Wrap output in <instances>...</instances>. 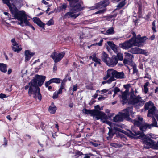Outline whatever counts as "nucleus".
<instances>
[{
    "label": "nucleus",
    "instance_id": "24",
    "mask_svg": "<svg viewBox=\"0 0 158 158\" xmlns=\"http://www.w3.org/2000/svg\"><path fill=\"white\" fill-rule=\"evenodd\" d=\"M107 44L109 47L115 52H117V48L116 45L113 42H108Z\"/></svg>",
    "mask_w": 158,
    "mask_h": 158
},
{
    "label": "nucleus",
    "instance_id": "45",
    "mask_svg": "<svg viewBox=\"0 0 158 158\" xmlns=\"http://www.w3.org/2000/svg\"><path fill=\"white\" fill-rule=\"evenodd\" d=\"M67 7L66 5L65 4H64L60 6V8L61 10H65Z\"/></svg>",
    "mask_w": 158,
    "mask_h": 158
},
{
    "label": "nucleus",
    "instance_id": "50",
    "mask_svg": "<svg viewBox=\"0 0 158 158\" xmlns=\"http://www.w3.org/2000/svg\"><path fill=\"white\" fill-rule=\"evenodd\" d=\"M108 135L110 137H112L113 136V134L112 131L110 129H109V131L108 133Z\"/></svg>",
    "mask_w": 158,
    "mask_h": 158
},
{
    "label": "nucleus",
    "instance_id": "29",
    "mask_svg": "<svg viewBox=\"0 0 158 158\" xmlns=\"http://www.w3.org/2000/svg\"><path fill=\"white\" fill-rule=\"evenodd\" d=\"M152 122L151 124H148L149 127L152 128L153 127H157V123L156 121V120L154 117H152Z\"/></svg>",
    "mask_w": 158,
    "mask_h": 158
},
{
    "label": "nucleus",
    "instance_id": "4",
    "mask_svg": "<svg viewBox=\"0 0 158 158\" xmlns=\"http://www.w3.org/2000/svg\"><path fill=\"white\" fill-rule=\"evenodd\" d=\"M71 6L72 7L71 9L64 15V17L66 18H76L80 14V12L76 13L83 10L84 8L78 3H77L75 5H73L72 4Z\"/></svg>",
    "mask_w": 158,
    "mask_h": 158
},
{
    "label": "nucleus",
    "instance_id": "2",
    "mask_svg": "<svg viewBox=\"0 0 158 158\" xmlns=\"http://www.w3.org/2000/svg\"><path fill=\"white\" fill-rule=\"evenodd\" d=\"M13 7L10 10L15 18L20 21L18 24L22 26H24V23H27V15L23 10H18L15 5H13Z\"/></svg>",
    "mask_w": 158,
    "mask_h": 158
},
{
    "label": "nucleus",
    "instance_id": "8",
    "mask_svg": "<svg viewBox=\"0 0 158 158\" xmlns=\"http://www.w3.org/2000/svg\"><path fill=\"white\" fill-rule=\"evenodd\" d=\"M110 125L112 127H113V130L115 131H118L123 133H124L128 136L131 137L132 135H138L139 133V132L136 131L135 127H133L132 128V131H128L127 132H126L125 131L121 129L120 127V125L116 123H112L110 124Z\"/></svg>",
    "mask_w": 158,
    "mask_h": 158
},
{
    "label": "nucleus",
    "instance_id": "38",
    "mask_svg": "<svg viewBox=\"0 0 158 158\" xmlns=\"http://www.w3.org/2000/svg\"><path fill=\"white\" fill-rule=\"evenodd\" d=\"M70 3V6H71V5L72 4L73 5H75L76 4H77L76 3V2H77L79 0H67Z\"/></svg>",
    "mask_w": 158,
    "mask_h": 158
},
{
    "label": "nucleus",
    "instance_id": "51",
    "mask_svg": "<svg viewBox=\"0 0 158 158\" xmlns=\"http://www.w3.org/2000/svg\"><path fill=\"white\" fill-rule=\"evenodd\" d=\"M6 98V95L2 93H1L0 94V98Z\"/></svg>",
    "mask_w": 158,
    "mask_h": 158
},
{
    "label": "nucleus",
    "instance_id": "23",
    "mask_svg": "<svg viewBox=\"0 0 158 158\" xmlns=\"http://www.w3.org/2000/svg\"><path fill=\"white\" fill-rule=\"evenodd\" d=\"M109 57H108V55L104 52L102 53L101 58L102 60L106 64L108 60H109Z\"/></svg>",
    "mask_w": 158,
    "mask_h": 158
},
{
    "label": "nucleus",
    "instance_id": "13",
    "mask_svg": "<svg viewBox=\"0 0 158 158\" xmlns=\"http://www.w3.org/2000/svg\"><path fill=\"white\" fill-rule=\"evenodd\" d=\"M125 56L123 60V63L125 64L130 65L132 62V58L133 56L132 55L129 53L125 52L124 53Z\"/></svg>",
    "mask_w": 158,
    "mask_h": 158
},
{
    "label": "nucleus",
    "instance_id": "62",
    "mask_svg": "<svg viewBox=\"0 0 158 158\" xmlns=\"http://www.w3.org/2000/svg\"><path fill=\"white\" fill-rule=\"evenodd\" d=\"M144 92L145 93H147L148 91V87H144Z\"/></svg>",
    "mask_w": 158,
    "mask_h": 158
},
{
    "label": "nucleus",
    "instance_id": "60",
    "mask_svg": "<svg viewBox=\"0 0 158 158\" xmlns=\"http://www.w3.org/2000/svg\"><path fill=\"white\" fill-rule=\"evenodd\" d=\"M158 111H156V112L155 113V115H154L152 117H154V116L156 117V119L158 121V114H157Z\"/></svg>",
    "mask_w": 158,
    "mask_h": 158
},
{
    "label": "nucleus",
    "instance_id": "17",
    "mask_svg": "<svg viewBox=\"0 0 158 158\" xmlns=\"http://www.w3.org/2000/svg\"><path fill=\"white\" fill-rule=\"evenodd\" d=\"M33 20L35 23L42 28L44 29L45 24L41 21L39 18L37 17L34 18L33 19Z\"/></svg>",
    "mask_w": 158,
    "mask_h": 158
},
{
    "label": "nucleus",
    "instance_id": "27",
    "mask_svg": "<svg viewBox=\"0 0 158 158\" xmlns=\"http://www.w3.org/2000/svg\"><path fill=\"white\" fill-rule=\"evenodd\" d=\"M149 124L147 123L143 124L142 126L140 127V129L142 131H145L147 129H150L149 127Z\"/></svg>",
    "mask_w": 158,
    "mask_h": 158
},
{
    "label": "nucleus",
    "instance_id": "6",
    "mask_svg": "<svg viewBox=\"0 0 158 158\" xmlns=\"http://www.w3.org/2000/svg\"><path fill=\"white\" fill-rule=\"evenodd\" d=\"M133 38L130 40L120 44V46L123 49L127 50L133 46L141 47L143 46V41L142 40H139L137 39L135 40H133Z\"/></svg>",
    "mask_w": 158,
    "mask_h": 158
},
{
    "label": "nucleus",
    "instance_id": "14",
    "mask_svg": "<svg viewBox=\"0 0 158 158\" xmlns=\"http://www.w3.org/2000/svg\"><path fill=\"white\" fill-rule=\"evenodd\" d=\"M130 52L134 54H144L147 53L146 50L142 49L137 47L131 48L130 50Z\"/></svg>",
    "mask_w": 158,
    "mask_h": 158
},
{
    "label": "nucleus",
    "instance_id": "42",
    "mask_svg": "<svg viewBox=\"0 0 158 158\" xmlns=\"http://www.w3.org/2000/svg\"><path fill=\"white\" fill-rule=\"evenodd\" d=\"M53 24L54 22L52 19H51L46 23V24L48 26L53 25Z\"/></svg>",
    "mask_w": 158,
    "mask_h": 158
},
{
    "label": "nucleus",
    "instance_id": "63",
    "mask_svg": "<svg viewBox=\"0 0 158 158\" xmlns=\"http://www.w3.org/2000/svg\"><path fill=\"white\" fill-rule=\"evenodd\" d=\"M107 91L108 90L106 89H103L101 91V92H102L101 93L102 94L104 93H106Z\"/></svg>",
    "mask_w": 158,
    "mask_h": 158
},
{
    "label": "nucleus",
    "instance_id": "58",
    "mask_svg": "<svg viewBox=\"0 0 158 158\" xmlns=\"http://www.w3.org/2000/svg\"><path fill=\"white\" fill-rule=\"evenodd\" d=\"M4 14L5 15L8 16V18L7 19H8L9 20H10V17L9 16V14L8 12H4Z\"/></svg>",
    "mask_w": 158,
    "mask_h": 158
},
{
    "label": "nucleus",
    "instance_id": "39",
    "mask_svg": "<svg viewBox=\"0 0 158 158\" xmlns=\"http://www.w3.org/2000/svg\"><path fill=\"white\" fill-rule=\"evenodd\" d=\"M67 79L66 78L64 79L62 81L61 83L60 87L62 88H64L65 83L67 81Z\"/></svg>",
    "mask_w": 158,
    "mask_h": 158
},
{
    "label": "nucleus",
    "instance_id": "35",
    "mask_svg": "<svg viewBox=\"0 0 158 158\" xmlns=\"http://www.w3.org/2000/svg\"><path fill=\"white\" fill-rule=\"evenodd\" d=\"M118 60H119L120 61H122L123 59V54L121 53H118L116 56Z\"/></svg>",
    "mask_w": 158,
    "mask_h": 158
},
{
    "label": "nucleus",
    "instance_id": "57",
    "mask_svg": "<svg viewBox=\"0 0 158 158\" xmlns=\"http://www.w3.org/2000/svg\"><path fill=\"white\" fill-rule=\"evenodd\" d=\"M57 64H54L53 68V71L54 72H56L57 70Z\"/></svg>",
    "mask_w": 158,
    "mask_h": 158
},
{
    "label": "nucleus",
    "instance_id": "25",
    "mask_svg": "<svg viewBox=\"0 0 158 158\" xmlns=\"http://www.w3.org/2000/svg\"><path fill=\"white\" fill-rule=\"evenodd\" d=\"M128 92H127L124 91L121 93L122 98L123 102L125 103L127 101V96L128 94Z\"/></svg>",
    "mask_w": 158,
    "mask_h": 158
},
{
    "label": "nucleus",
    "instance_id": "26",
    "mask_svg": "<svg viewBox=\"0 0 158 158\" xmlns=\"http://www.w3.org/2000/svg\"><path fill=\"white\" fill-rule=\"evenodd\" d=\"M7 65L3 63H0V71L6 73L7 71Z\"/></svg>",
    "mask_w": 158,
    "mask_h": 158
},
{
    "label": "nucleus",
    "instance_id": "43",
    "mask_svg": "<svg viewBox=\"0 0 158 158\" xmlns=\"http://www.w3.org/2000/svg\"><path fill=\"white\" fill-rule=\"evenodd\" d=\"M103 40H100V42L98 43H96L94 44L91 45V46H95L96 45H98L99 46H101L102 45V43Z\"/></svg>",
    "mask_w": 158,
    "mask_h": 158
},
{
    "label": "nucleus",
    "instance_id": "53",
    "mask_svg": "<svg viewBox=\"0 0 158 158\" xmlns=\"http://www.w3.org/2000/svg\"><path fill=\"white\" fill-rule=\"evenodd\" d=\"M64 88L60 87V88L59 89L58 91L56 92L59 94H61L62 93V90Z\"/></svg>",
    "mask_w": 158,
    "mask_h": 158
},
{
    "label": "nucleus",
    "instance_id": "36",
    "mask_svg": "<svg viewBox=\"0 0 158 158\" xmlns=\"http://www.w3.org/2000/svg\"><path fill=\"white\" fill-rule=\"evenodd\" d=\"M125 1L123 0V1L120 2L117 6V8L118 9H120L125 4Z\"/></svg>",
    "mask_w": 158,
    "mask_h": 158
},
{
    "label": "nucleus",
    "instance_id": "7",
    "mask_svg": "<svg viewBox=\"0 0 158 158\" xmlns=\"http://www.w3.org/2000/svg\"><path fill=\"white\" fill-rule=\"evenodd\" d=\"M123 112L119 113L113 118V121L114 122H119L123 121L124 118H127L130 114H132L133 113L132 107H128L123 110Z\"/></svg>",
    "mask_w": 158,
    "mask_h": 158
},
{
    "label": "nucleus",
    "instance_id": "31",
    "mask_svg": "<svg viewBox=\"0 0 158 158\" xmlns=\"http://www.w3.org/2000/svg\"><path fill=\"white\" fill-rule=\"evenodd\" d=\"M3 2L4 3L6 4L9 7L10 10L13 7V5H11L9 2V0H2Z\"/></svg>",
    "mask_w": 158,
    "mask_h": 158
},
{
    "label": "nucleus",
    "instance_id": "33",
    "mask_svg": "<svg viewBox=\"0 0 158 158\" xmlns=\"http://www.w3.org/2000/svg\"><path fill=\"white\" fill-rule=\"evenodd\" d=\"M133 123L135 126L139 127V128H140V127L142 126L143 124H142V122L135 120L133 121Z\"/></svg>",
    "mask_w": 158,
    "mask_h": 158
},
{
    "label": "nucleus",
    "instance_id": "41",
    "mask_svg": "<svg viewBox=\"0 0 158 158\" xmlns=\"http://www.w3.org/2000/svg\"><path fill=\"white\" fill-rule=\"evenodd\" d=\"M153 143L152 148L156 149H158V141L157 142L154 141Z\"/></svg>",
    "mask_w": 158,
    "mask_h": 158
},
{
    "label": "nucleus",
    "instance_id": "12",
    "mask_svg": "<svg viewBox=\"0 0 158 158\" xmlns=\"http://www.w3.org/2000/svg\"><path fill=\"white\" fill-rule=\"evenodd\" d=\"M65 55V52H64L61 53L55 52L52 53L50 57L53 60L54 62L56 63L60 61L64 56Z\"/></svg>",
    "mask_w": 158,
    "mask_h": 158
},
{
    "label": "nucleus",
    "instance_id": "3",
    "mask_svg": "<svg viewBox=\"0 0 158 158\" xmlns=\"http://www.w3.org/2000/svg\"><path fill=\"white\" fill-rule=\"evenodd\" d=\"M82 111L87 114H89L91 116H93L94 120L100 119L103 123L106 122L107 118V116L104 112L96 110H90L85 108Z\"/></svg>",
    "mask_w": 158,
    "mask_h": 158
},
{
    "label": "nucleus",
    "instance_id": "34",
    "mask_svg": "<svg viewBox=\"0 0 158 158\" xmlns=\"http://www.w3.org/2000/svg\"><path fill=\"white\" fill-rule=\"evenodd\" d=\"M112 91L114 92V94L113 95V97H114L119 92L122 93L120 89L117 87H115L114 89L112 90Z\"/></svg>",
    "mask_w": 158,
    "mask_h": 158
},
{
    "label": "nucleus",
    "instance_id": "1",
    "mask_svg": "<svg viewBox=\"0 0 158 158\" xmlns=\"http://www.w3.org/2000/svg\"><path fill=\"white\" fill-rule=\"evenodd\" d=\"M35 77L29 83L30 87L29 89L28 94L30 96L32 95L34 98L38 99L40 101L42 99L41 94L40 92V89L39 87H40L44 83L46 77L43 76H40L36 75Z\"/></svg>",
    "mask_w": 158,
    "mask_h": 158
},
{
    "label": "nucleus",
    "instance_id": "20",
    "mask_svg": "<svg viewBox=\"0 0 158 158\" xmlns=\"http://www.w3.org/2000/svg\"><path fill=\"white\" fill-rule=\"evenodd\" d=\"M133 35V37L132 38H133V40H135L137 39H138V40H142L143 41V43L144 42V38H145V37H141L140 35H138L137 37H136V35L135 32H133L132 33Z\"/></svg>",
    "mask_w": 158,
    "mask_h": 158
},
{
    "label": "nucleus",
    "instance_id": "61",
    "mask_svg": "<svg viewBox=\"0 0 158 158\" xmlns=\"http://www.w3.org/2000/svg\"><path fill=\"white\" fill-rule=\"evenodd\" d=\"M155 38V35H153L152 36H151L149 39L151 40H153Z\"/></svg>",
    "mask_w": 158,
    "mask_h": 158
},
{
    "label": "nucleus",
    "instance_id": "10",
    "mask_svg": "<svg viewBox=\"0 0 158 158\" xmlns=\"http://www.w3.org/2000/svg\"><path fill=\"white\" fill-rule=\"evenodd\" d=\"M130 98L131 103L135 105L137 108H139L144 104V101L141 99V98L139 96H136L132 95Z\"/></svg>",
    "mask_w": 158,
    "mask_h": 158
},
{
    "label": "nucleus",
    "instance_id": "52",
    "mask_svg": "<svg viewBox=\"0 0 158 158\" xmlns=\"http://www.w3.org/2000/svg\"><path fill=\"white\" fill-rule=\"evenodd\" d=\"M23 0H12L13 2L15 4L21 2Z\"/></svg>",
    "mask_w": 158,
    "mask_h": 158
},
{
    "label": "nucleus",
    "instance_id": "55",
    "mask_svg": "<svg viewBox=\"0 0 158 158\" xmlns=\"http://www.w3.org/2000/svg\"><path fill=\"white\" fill-rule=\"evenodd\" d=\"M51 83H52L51 82H50V80L46 82L45 83V86L46 87H47Z\"/></svg>",
    "mask_w": 158,
    "mask_h": 158
},
{
    "label": "nucleus",
    "instance_id": "21",
    "mask_svg": "<svg viewBox=\"0 0 158 158\" xmlns=\"http://www.w3.org/2000/svg\"><path fill=\"white\" fill-rule=\"evenodd\" d=\"M56 108L54 105L53 103H52L50 106L49 107L48 109V111L50 113L54 114L55 113Z\"/></svg>",
    "mask_w": 158,
    "mask_h": 158
},
{
    "label": "nucleus",
    "instance_id": "46",
    "mask_svg": "<svg viewBox=\"0 0 158 158\" xmlns=\"http://www.w3.org/2000/svg\"><path fill=\"white\" fill-rule=\"evenodd\" d=\"M27 23H25V25L26 26H30L34 30H35V28L34 27L32 26L30 23L28 21H27Z\"/></svg>",
    "mask_w": 158,
    "mask_h": 158
},
{
    "label": "nucleus",
    "instance_id": "22",
    "mask_svg": "<svg viewBox=\"0 0 158 158\" xmlns=\"http://www.w3.org/2000/svg\"><path fill=\"white\" fill-rule=\"evenodd\" d=\"M89 33V32L86 31L85 29H83L82 31L80 32L79 34L80 38L81 39H82L88 37V36L87 35V33Z\"/></svg>",
    "mask_w": 158,
    "mask_h": 158
},
{
    "label": "nucleus",
    "instance_id": "56",
    "mask_svg": "<svg viewBox=\"0 0 158 158\" xmlns=\"http://www.w3.org/2000/svg\"><path fill=\"white\" fill-rule=\"evenodd\" d=\"M76 154L78 156H81L83 155V153L82 152L78 151L76 152Z\"/></svg>",
    "mask_w": 158,
    "mask_h": 158
},
{
    "label": "nucleus",
    "instance_id": "48",
    "mask_svg": "<svg viewBox=\"0 0 158 158\" xmlns=\"http://www.w3.org/2000/svg\"><path fill=\"white\" fill-rule=\"evenodd\" d=\"M58 94H59L56 92H55L52 96L53 98L54 99L57 98H58Z\"/></svg>",
    "mask_w": 158,
    "mask_h": 158
},
{
    "label": "nucleus",
    "instance_id": "37",
    "mask_svg": "<svg viewBox=\"0 0 158 158\" xmlns=\"http://www.w3.org/2000/svg\"><path fill=\"white\" fill-rule=\"evenodd\" d=\"M110 145L115 148H119L122 146L121 144L116 143H111L110 144Z\"/></svg>",
    "mask_w": 158,
    "mask_h": 158
},
{
    "label": "nucleus",
    "instance_id": "64",
    "mask_svg": "<svg viewBox=\"0 0 158 158\" xmlns=\"http://www.w3.org/2000/svg\"><path fill=\"white\" fill-rule=\"evenodd\" d=\"M91 143V144L95 147H97L98 146V144L97 143H94L93 142H92Z\"/></svg>",
    "mask_w": 158,
    "mask_h": 158
},
{
    "label": "nucleus",
    "instance_id": "16",
    "mask_svg": "<svg viewBox=\"0 0 158 158\" xmlns=\"http://www.w3.org/2000/svg\"><path fill=\"white\" fill-rule=\"evenodd\" d=\"M34 54V52H31L29 50H26L25 52V61H29Z\"/></svg>",
    "mask_w": 158,
    "mask_h": 158
},
{
    "label": "nucleus",
    "instance_id": "15",
    "mask_svg": "<svg viewBox=\"0 0 158 158\" xmlns=\"http://www.w3.org/2000/svg\"><path fill=\"white\" fill-rule=\"evenodd\" d=\"M118 62V60L116 56H113L111 58H109V60L107 62L106 64L109 66L115 65Z\"/></svg>",
    "mask_w": 158,
    "mask_h": 158
},
{
    "label": "nucleus",
    "instance_id": "9",
    "mask_svg": "<svg viewBox=\"0 0 158 158\" xmlns=\"http://www.w3.org/2000/svg\"><path fill=\"white\" fill-rule=\"evenodd\" d=\"M144 108L146 110H148V117H152L154 115H155L156 107L154 103L151 101H149L145 103Z\"/></svg>",
    "mask_w": 158,
    "mask_h": 158
},
{
    "label": "nucleus",
    "instance_id": "19",
    "mask_svg": "<svg viewBox=\"0 0 158 158\" xmlns=\"http://www.w3.org/2000/svg\"><path fill=\"white\" fill-rule=\"evenodd\" d=\"M90 58L92 59L93 61L97 63L98 64H101L100 60L97 57L95 53H93L90 56Z\"/></svg>",
    "mask_w": 158,
    "mask_h": 158
},
{
    "label": "nucleus",
    "instance_id": "40",
    "mask_svg": "<svg viewBox=\"0 0 158 158\" xmlns=\"http://www.w3.org/2000/svg\"><path fill=\"white\" fill-rule=\"evenodd\" d=\"M123 86L126 89L125 91L127 92H129V88L130 86V84L124 85Z\"/></svg>",
    "mask_w": 158,
    "mask_h": 158
},
{
    "label": "nucleus",
    "instance_id": "32",
    "mask_svg": "<svg viewBox=\"0 0 158 158\" xmlns=\"http://www.w3.org/2000/svg\"><path fill=\"white\" fill-rule=\"evenodd\" d=\"M61 80L60 78H52L50 80V82H51L52 83H59Z\"/></svg>",
    "mask_w": 158,
    "mask_h": 158
},
{
    "label": "nucleus",
    "instance_id": "59",
    "mask_svg": "<svg viewBox=\"0 0 158 158\" xmlns=\"http://www.w3.org/2000/svg\"><path fill=\"white\" fill-rule=\"evenodd\" d=\"M86 88L89 90H92L93 87L91 86L87 85L86 86Z\"/></svg>",
    "mask_w": 158,
    "mask_h": 158
},
{
    "label": "nucleus",
    "instance_id": "11",
    "mask_svg": "<svg viewBox=\"0 0 158 158\" xmlns=\"http://www.w3.org/2000/svg\"><path fill=\"white\" fill-rule=\"evenodd\" d=\"M115 70L112 69H110L106 71V75L103 78L104 80H106L109 77L110 78L106 81L107 83L110 84L112 82L115 80L114 79V76Z\"/></svg>",
    "mask_w": 158,
    "mask_h": 158
},
{
    "label": "nucleus",
    "instance_id": "5",
    "mask_svg": "<svg viewBox=\"0 0 158 158\" xmlns=\"http://www.w3.org/2000/svg\"><path fill=\"white\" fill-rule=\"evenodd\" d=\"M136 131L139 132V133L138 135H132L131 137H134V136H137L135 137V139H142L143 140L144 144V148L146 149L149 148H152L154 141L151 139L150 137L153 138L151 135H150V137L144 135L143 133H141L139 131L136 130Z\"/></svg>",
    "mask_w": 158,
    "mask_h": 158
},
{
    "label": "nucleus",
    "instance_id": "44",
    "mask_svg": "<svg viewBox=\"0 0 158 158\" xmlns=\"http://www.w3.org/2000/svg\"><path fill=\"white\" fill-rule=\"evenodd\" d=\"M138 13L139 14H140L141 12V11L142 10V5L140 4H138Z\"/></svg>",
    "mask_w": 158,
    "mask_h": 158
},
{
    "label": "nucleus",
    "instance_id": "30",
    "mask_svg": "<svg viewBox=\"0 0 158 158\" xmlns=\"http://www.w3.org/2000/svg\"><path fill=\"white\" fill-rule=\"evenodd\" d=\"M114 33V29L113 27H111L107 30L106 32L103 34L105 35H109L113 34Z\"/></svg>",
    "mask_w": 158,
    "mask_h": 158
},
{
    "label": "nucleus",
    "instance_id": "47",
    "mask_svg": "<svg viewBox=\"0 0 158 158\" xmlns=\"http://www.w3.org/2000/svg\"><path fill=\"white\" fill-rule=\"evenodd\" d=\"M11 42L12 43V45L13 46H17V44H18L15 41V39H13L11 40Z\"/></svg>",
    "mask_w": 158,
    "mask_h": 158
},
{
    "label": "nucleus",
    "instance_id": "54",
    "mask_svg": "<svg viewBox=\"0 0 158 158\" xmlns=\"http://www.w3.org/2000/svg\"><path fill=\"white\" fill-rule=\"evenodd\" d=\"M77 89V84L73 85V91H76Z\"/></svg>",
    "mask_w": 158,
    "mask_h": 158
},
{
    "label": "nucleus",
    "instance_id": "18",
    "mask_svg": "<svg viewBox=\"0 0 158 158\" xmlns=\"http://www.w3.org/2000/svg\"><path fill=\"white\" fill-rule=\"evenodd\" d=\"M124 74L123 72H118L115 71L114 78L122 79L124 78Z\"/></svg>",
    "mask_w": 158,
    "mask_h": 158
},
{
    "label": "nucleus",
    "instance_id": "49",
    "mask_svg": "<svg viewBox=\"0 0 158 158\" xmlns=\"http://www.w3.org/2000/svg\"><path fill=\"white\" fill-rule=\"evenodd\" d=\"M138 72V69L135 66H134L133 67V73L136 74Z\"/></svg>",
    "mask_w": 158,
    "mask_h": 158
},
{
    "label": "nucleus",
    "instance_id": "28",
    "mask_svg": "<svg viewBox=\"0 0 158 158\" xmlns=\"http://www.w3.org/2000/svg\"><path fill=\"white\" fill-rule=\"evenodd\" d=\"M17 46H13L12 47V49L14 52H19L22 50V48L20 46H19L18 44H17Z\"/></svg>",
    "mask_w": 158,
    "mask_h": 158
}]
</instances>
